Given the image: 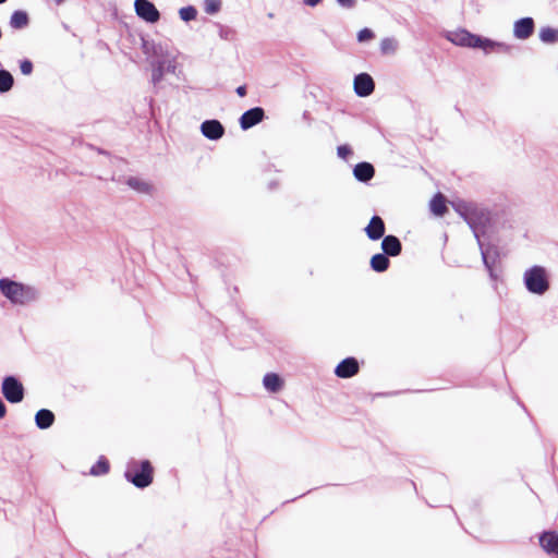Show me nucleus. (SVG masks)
<instances>
[{
    "mask_svg": "<svg viewBox=\"0 0 558 558\" xmlns=\"http://www.w3.org/2000/svg\"><path fill=\"white\" fill-rule=\"evenodd\" d=\"M143 51L154 65L153 81L159 82L165 72H174V58L168 44L143 40Z\"/></svg>",
    "mask_w": 558,
    "mask_h": 558,
    "instance_id": "1",
    "label": "nucleus"
},
{
    "mask_svg": "<svg viewBox=\"0 0 558 558\" xmlns=\"http://www.w3.org/2000/svg\"><path fill=\"white\" fill-rule=\"evenodd\" d=\"M0 291L14 305H26L38 298L34 287L8 278L0 279Z\"/></svg>",
    "mask_w": 558,
    "mask_h": 558,
    "instance_id": "2",
    "label": "nucleus"
},
{
    "mask_svg": "<svg viewBox=\"0 0 558 558\" xmlns=\"http://www.w3.org/2000/svg\"><path fill=\"white\" fill-rule=\"evenodd\" d=\"M525 289L535 295H544L550 288V275L546 267L533 265L522 275Z\"/></svg>",
    "mask_w": 558,
    "mask_h": 558,
    "instance_id": "3",
    "label": "nucleus"
},
{
    "mask_svg": "<svg viewBox=\"0 0 558 558\" xmlns=\"http://www.w3.org/2000/svg\"><path fill=\"white\" fill-rule=\"evenodd\" d=\"M450 204L473 229L475 236H477V229L480 226L485 225L488 221V214L474 203L458 199Z\"/></svg>",
    "mask_w": 558,
    "mask_h": 558,
    "instance_id": "4",
    "label": "nucleus"
},
{
    "mask_svg": "<svg viewBox=\"0 0 558 558\" xmlns=\"http://www.w3.org/2000/svg\"><path fill=\"white\" fill-rule=\"evenodd\" d=\"M125 477L136 487H147L153 482V468L149 461H131L125 471Z\"/></svg>",
    "mask_w": 558,
    "mask_h": 558,
    "instance_id": "5",
    "label": "nucleus"
},
{
    "mask_svg": "<svg viewBox=\"0 0 558 558\" xmlns=\"http://www.w3.org/2000/svg\"><path fill=\"white\" fill-rule=\"evenodd\" d=\"M1 391L3 397L11 403H19L24 398V387L13 376H8L3 379Z\"/></svg>",
    "mask_w": 558,
    "mask_h": 558,
    "instance_id": "6",
    "label": "nucleus"
},
{
    "mask_svg": "<svg viewBox=\"0 0 558 558\" xmlns=\"http://www.w3.org/2000/svg\"><path fill=\"white\" fill-rule=\"evenodd\" d=\"M134 8L136 14L148 23H156L160 17L159 11L148 0H135Z\"/></svg>",
    "mask_w": 558,
    "mask_h": 558,
    "instance_id": "7",
    "label": "nucleus"
},
{
    "mask_svg": "<svg viewBox=\"0 0 558 558\" xmlns=\"http://www.w3.org/2000/svg\"><path fill=\"white\" fill-rule=\"evenodd\" d=\"M354 92L360 97L369 96L375 89V83L367 73L357 74L353 82Z\"/></svg>",
    "mask_w": 558,
    "mask_h": 558,
    "instance_id": "8",
    "label": "nucleus"
},
{
    "mask_svg": "<svg viewBox=\"0 0 558 558\" xmlns=\"http://www.w3.org/2000/svg\"><path fill=\"white\" fill-rule=\"evenodd\" d=\"M535 24L532 17H523L514 22L513 36L517 39L525 40L534 33Z\"/></svg>",
    "mask_w": 558,
    "mask_h": 558,
    "instance_id": "9",
    "label": "nucleus"
},
{
    "mask_svg": "<svg viewBox=\"0 0 558 558\" xmlns=\"http://www.w3.org/2000/svg\"><path fill=\"white\" fill-rule=\"evenodd\" d=\"M202 134L211 141L221 138L225 134V128L218 120H206L201 124Z\"/></svg>",
    "mask_w": 558,
    "mask_h": 558,
    "instance_id": "10",
    "label": "nucleus"
},
{
    "mask_svg": "<svg viewBox=\"0 0 558 558\" xmlns=\"http://www.w3.org/2000/svg\"><path fill=\"white\" fill-rule=\"evenodd\" d=\"M364 230L369 240L377 241L385 234L384 220L379 216H374Z\"/></svg>",
    "mask_w": 558,
    "mask_h": 558,
    "instance_id": "11",
    "label": "nucleus"
},
{
    "mask_svg": "<svg viewBox=\"0 0 558 558\" xmlns=\"http://www.w3.org/2000/svg\"><path fill=\"white\" fill-rule=\"evenodd\" d=\"M264 118V110L262 108H253L247 110L240 118V125L243 130H247L257 123H259Z\"/></svg>",
    "mask_w": 558,
    "mask_h": 558,
    "instance_id": "12",
    "label": "nucleus"
},
{
    "mask_svg": "<svg viewBox=\"0 0 558 558\" xmlns=\"http://www.w3.org/2000/svg\"><path fill=\"white\" fill-rule=\"evenodd\" d=\"M359 371V364L355 359L348 357L340 362L335 369V373L340 378H349L355 375Z\"/></svg>",
    "mask_w": 558,
    "mask_h": 558,
    "instance_id": "13",
    "label": "nucleus"
},
{
    "mask_svg": "<svg viewBox=\"0 0 558 558\" xmlns=\"http://www.w3.org/2000/svg\"><path fill=\"white\" fill-rule=\"evenodd\" d=\"M448 38L454 45L462 47L473 48L474 45H476V35L471 34L470 32L464 29L452 33Z\"/></svg>",
    "mask_w": 558,
    "mask_h": 558,
    "instance_id": "14",
    "label": "nucleus"
},
{
    "mask_svg": "<svg viewBox=\"0 0 558 558\" xmlns=\"http://www.w3.org/2000/svg\"><path fill=\"white\" fill-rule=\"evenodd\" d=\"M475 41H476V45H474L473 48H480L483 51H485L486 53L495 51V50L507 51L509 49V46L504 43L494 41V40H490L488 38H484V37H481L477 35H476Z\"/></svg>",
    "mask_w": 558,
    "mask_h": 558,
    "instance_id": "15",
    "label": "nucleus"
},
{
    "mask_svg": "<svg viewBox=\"0 0 558 558\" xmlns=\"http://www.w3.org/2000/svg\"><path fill=\"white\" fill-rule=\"evenodd\" d=\"M353 174L357 181L367 182L374 177L375 169L368 162H360L354 167Z\"/></svg>",
    "mask_w": 558,
    "mask_h": 558,
    "instance_id": "16",
    "label": "nucleus"
},
{
    "mask_svg": "<svg viewBox=\"0 0 558 558\" xmlns=\"http://www.w3.org/2000/svg\"><path fill=\"white\" fill-rule=\"evenodd\" d=\"M381 248L386 255L398 256L401 252V243L395 235H387L383 239Z\"/></svg>",
    "mask_w": 558,
    "mask_h": 558,
    "instance_id": "17",
    "label": "nucleus"
},
{
    "mask_svg": "<svg viewBox=\"0 0 558 558\" xmlns=\"http://www.w3.org/2000/svg\"><path fill=\"white\" fill-rule=\"evenodd\" d=\"M541 546L547 553H556L558 556V533L545 532L539 538Z\"/></svg>",
    "mask_w": 558,
    "mask_h": 558,
    "instance_id": "18",
    "label": "nucleus"
},
{
    "mask_svg": "<svg viewBox=\"0 0 558 558\" xmlns=\"http://www.w3.org/2000/svg\"><path fill=\"white\" fill-rule=\"evenodd\" d=\"M35 422L38 428H49L54 422V414L47 409L39 410L35 415Z\"/></svg>",
    "mask_w": 558,
    "mask_h": 558,
    "instance_id": "19",
    "label": "nucleus"
},
{
    "mask_svg": "<svg viewBox=\"0 0 558 558\" xmlns=\"http://www.w3.org/2000/svg\"><path fill=\"white\" fill-rule=\"evenodd\" d=\"M263 385L266 390L270 392H278L279 390L282 389L283 381L279 377V375L275 373H268L264 376Z\"/></svg>",
    "mask_w": 558,
    "mask_h": 558,
    "instance_id": "20",
    "label": "nucleus"
},
{
    "mask_svg": "<svg viewBox=\"0 0 558 558\" xmlns=\"http://www.w3.org/2000/svg\"><path fill=\"white\" fill-rule=\"evenodd\" d=\"M28 15L25 11H14L10 17V26L14 29H21L28 25Z\"/></svg>",
    "mask_w": 558,
    "mask_h": 558,
    "instance_id": "21",
    "label": "nucleus"
},
{
    "mask_svg": "<svg viewBox=\"0 0 558 558\" xmlns=\"http://www.w3.org/2000/svg\"><path fill=\"white\" fill-rule=\"evenodd\" d=\"M126 184L134 191L143 194H150L153 191V185L140 178L131 177L128 179Z\"/></svg>",
    "mask_w": 558,
    "mask_h": 558,
    "instance_id": "22",
    "label": "nucleus"
},
{
    "mask_svg": "<svg viewBox=\"0 0 558 558\" xmlns=\"http://www.w3.org/2000/svg\"><path fill=\"white\" fill-rule=\"evenodd\" d=\"M429 208L432 213L436 216L441 217L445 215V213L447 211V206L446 199L442 196V194L438 193L433 197V199L429 203Z\"/></svg>",
    "mask_w": 558,
    "mask_h": 558,
    "instance_id": "23",
    "label": "nucleus"
},
{
    "mask_svg": "<svg viewBox=\"0 0 558 558\" xmlns=\"http://www.w3.org/2000/svg\"><path fill=\"white\" fill-rule=\"evenodd\" d=\"M389 259L385 254H375L371 258V267L377 272H383L389 267Z\"/></svg>",
    "mask_w": 558,
    "mask_h": 558,
    "instance_id": "24",
    "label": "nucleus"
},
{
    "mask_svg": "<svg viewBox=\"0 0 558 558\" xmlns=\"http://www.w3.org/2000/svg\"><path fill=\"white\" fill-rule=\"evenodd\" d=\"M398 40L392 37H386L380 41V51L383 54H393L398 50Z\"/></svg>",
    "mask_w": 558,
    "mask_h": 558,
    "instance_id": "25",
    "label": "nucleus"
},
{
    "mask_svg": "<svg viewBox=\"0 0 558 558\" xmlns=\"http://www.w3.org/2000/svg\"><path fill=\"white\" fill-rule=\"evenodd\" d=\"M14 80L10 72L0 70V93L9 92L13 86Z\"/></svg>",
    "mask_w": 558,
    "mask_h": 558,
    "instance_id": "26",
    "label": "nucleus"
},
{
    "mask_svg": "<svg viewBox=\"0 0 558 558\" xmlns=\"http://www.w3.org/2000/svg\"><path fill=\"white\" fill-rule=\"evenodd\" d=\"M539 39L546 44H553L558 40V31L551 27H544L539 32Z\"/></svg>",
    "mask_w": 558,
    "mask_h": 558,
    "instance_id": "27",
    "label": "nucleus"
},
{
    "mask_svg": "<svg viewBox=\"0 0 558 558\" xmlns=\"http://www.w3.org/2000/svg\"><path fill=\"white\" fill-rule=\"evenodd\" d=\"M221 9V0H204V11L207 14H216Z\"/></svg>",
    "mask_w": 558,
    "mask_h": 558,
    "instance_id": "28",
    "label": "nucleus"
},
{
    "mask_svg": "<svg viewBox=\"0 0 558 558\" xmlns=\"http://www.w3.org/2000/svg\"><path fill=\"white\" fill-rule=\"evenodd\" d=\"M179 15L184 22H190L196 17L197 11L194 7L189 5V7L181 8L179 10Z\"/></svg>",
    "mask_w": 558,
    "mask_h": 558,
    "instance_id": "29",
    "label": "nucleus"
},
{
    "mask_svg": "<svg viewBox=\"0 0 558 558\" xmlns=\"http://www.w3.org/2000/svg\"><path fill=\"white\" fill-rule=\"evenodd\" d=\"M109 470V464L107 460L100 459L92 469L90 474L93 475H100L106 474Z\"/></svg>",
    "mask_w": 558,
    "mask_h": 558,
    "instance_id": "30",
    "label": "nucleus"
},
{
    "mask_svg": "<svg viewBox=\"0 0 558 558\" xmlns=\"http://www.w3.org/2000/svg\"><path fill=\"white\" fill-rule=\"evenodd\" d=\"M374 37V33L368 28H363L357 34V40L363 43Z\"/></svg>",
    "mask_w": 558,
    "mask_h": 558,
    "instance_id": "31",
    "label": "nucleus"
},
{
    "mask_svg": "<svg viewBox=\"0 0 558 558\" xmlns=\"http://www.w3.org/2000/svg\"><path fill=\"white\" fill-rule=\"evenodd\" d=\"M337 154L340 158L347 159L349 156L352 155V149L348 145H340L337 148Z\"/></svg>",
    "mask_w": 558,
    "mask_h": 558,
    "instance_id": "32",
    "label": "nucleus"
},
{
    "mask_svg": "<svg viewBox=\"0 0 558 558\" xmlns=\"http://www.w3.org/2000/svg\"><path fill=\"white\" fill-rule=\"evenodd\" d=\"M20 69L24 75H29L33 72V63L29 60H24L21 62Z\"/></svg>",
    "mask_w": 558,
    "mask_h": 558,
    "instance_id": "33",
    "label": "nucleus"
},
{
    "mask_svg": "<svg viewBox=\"0 0 558 558\" xmlns=\"http://www.w3.org/2000/svg\"><path fill=\"white\" fill-rule=\"evenodd\" d=\"M482 257H483V262L487 268V270L489 271V276L490 278L495 279V275H494V271H493V268L488 262V258H487V253L482 248Z\"/></svg>",
    "mask_w": 558,
    "mask_h": 558,
    "instance_id": "34",
    "label": "nucleus"
},
{
    "mask_svg": "<svg viewBox=\"0 0 558 558\" xmlns=\"http://www.w3.org/2000/svg\"><path fill=\"white\" fill-rule=\"evenodd\" d=\"M337 2L344 8H352L355 4V0H337Z\"/></svg>",
    "mask_w": 558,
    "mask_h": 558,
    "instance_id": "35",
    "label": "nucleus"
},
{
    "mask_svg": "<svg viewBox=\"0 0 558 558\" xmlns=\"http://www.w3.org/2000/svg\"><path fill=\"white\" fill-rule=\"evenodd\" d=\"M320 2L322 0H303V3L311 8L318 5Z\"/></svg>",
    "mask_w": 558,
    "mask_h": 558,
    "instance_id": "36",
    "label": "nucleus"
},
{
    "mask_svg": "<svg viewBox=\"0 0 558 558\" xmlns=\"http://www.w3.org/2000/svg\"><path fill=\"white\" fill-rule=\"evenodd\" d=\"M7 413V407L2 400H0V418H3Z\"/></svg>",
    "mask_w": 558,
    "mask_h": 558,
    "instance_id": "37",
    "label": "nucleus"
},
{
    "mask_svg": "<svg viewBox=\"0 0 558 558\" xmlns=\"http://www.w3.org/2000/svg\"><path fill=\"white\" fill-rule=\"evenodd\" d=\"M236 94H238L239 96H241V97L245 96V94H246L245 86H239V87L236 88Z\"/></svg>",
    "mask_w": 558,
    "mask_h": 558,
    "instance_id": "38",
    "label": "nucleus"
},
{
    "mask_svg": "<svg viewBox=\"0 0 558 558\" xmlns=\"http://www.w3.org/2000/svg\"><path fill=\"white\" fill-rule=\"evenodd\" d=\"M476 239H478V235L476 236ZM477 243H481V240H477ZM480 246L482 247V244H480Z\"/></svg>",
    "mask_w": 558,
    "mask_h": 558,
    "instance_id": "39",
    "label": "nucleus"
},
{
    "mask_svg": "<svg viewBox=\"0 0 558 558\" xmlns=\"http://www.w3.org/2000/svg\"><path fill=\"white\" fill-rule=\"evenodd\" d=\"M7 0H0V4L4 3Z\"/></svg>",
    "mask_w": 558,
    "mask_h": 558,
    "instance_id": "40",
    "label": "nucleus"
}]
</instances>
